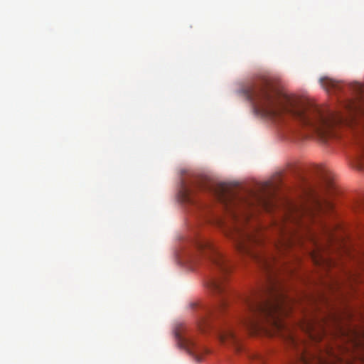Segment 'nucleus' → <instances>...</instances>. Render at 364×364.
<instances>
[{
  "instance_id": "1",
  "label": "nucleus",
  "mask_w": 364,
  "mask_h": 364,
  "mask_svg": "<svg viewBox=\"0 0 364 364\" xmlns=\"http://www.w3.org/2000/svg\"><path fill=\"white\" fill-rule=\"evenodd\" d=\"M275 186L269 181L258 185L257 190L243 193L232 191L226 183L213 184L203 176H195L182 186L184 202L192 203V196L198 190L213 193L223 203L228 219L220 221V228L235 242L238 251L250 256L267 275V284L262 289L251 292L241 298L244 314L239 322L247 330H264L267 321L275 330H285L282 317L287 312V299L280 289L277 272L283 264L277 256L266 250H255L263 243V235L256 223L251 220L250 209H262L269 212L273 209Z\"/></svg>"
},
{
  "instance_id": "2",
  "label": "nucleus",
  "mask_w": 364,
  "mask_h": 364,
  "mask_svg": "<svg viewBox=\"0 0 364 364\" xmlns=\"http://www.w3.org/2000/svg\"><path fill=\"white\" fill-rule=\"evenodd\" d=\"M243 92L258 114L275 123L295 120L323 142L336 136L331 116L306 99L287 94L268 77L255 80Z\"/></svg>"
},
{
  "instance_id": "3",
  "label": "nucleus",
  "mask_w": 364,
  "mask_h": 364,
  "mask_svg": "<svg viewBox=\"0 0 364 364\" xmlns=\"http://www.w3.org/2000/svg\"><path fill=\"white\" fill-rule=\"evenodd\" d=\"M333 209V204L327 200L315 199L311 205L302 207L295 210L287 221H283L277 227L278 238L274 243L277 254L282 255L294 245L302 242L301 235L291 227V225L299 227L306 225L309 221L321 223L325 231L328 229L320 221L321 215Z\"/></svg>"
},
{
  "instance_id": "4",
  "label": "nucleus",
  "mask_w": 364,
  "mask_h": 364,
  "mask_svg": "<svg viewBox=\"0 0 364 364\" xmlns=\"http://www.w3.org/2000/svg\"><path fill=\"white\" fill-rule=\"evenodd\" d=\"M201 257L207 259L214 269L208 287L217 294H223L225 291V277L230 269L228 259L211 241L205 239L197 241L196 252L187 259V262L196 263Z\"/></svg>"
},
{
  "instance_id": "5",
  "label": "nucleus",
  "mask_w": 364,
  "mask_h": 364,
  "mask_svg": "<svg viewBox=\"0 0 364 364\" xmlns=\"http://www.w3.org/2000/svg\"><path fill=\"white\" fill-rule=\"evenodd\" d=\"M331 353L323 354L320 351H311L306 348L299 350V359L303 364H332L329 360Z\"/></svg>"
},
{
  "instance_id": "6",
  "label": "nucleus",
  "mask_w": 364,
  "mask_h": 364,
  "mask_svg": "<svg viewBox=\"0 0 364 364\" xmlns=\"http://www.w3.org/2000/svg\"><path fill=\"white\" fill-rule=\"evenodd\" d=\"M218 336L223 343L231 344L235 347L237 351L240 350V341L234 333L232 323H225L221 325Z\"/></svg>"
},
{
  "instance_id": "7",
  "label": "nucleus",
  "mask_w": 364,
  "mask_h": 364,
  "mask_svg": "<svg viewBox=\"0 0 364 364\" xmlns=\"http://www.w3.org/2000/svg\"><path fill=\"white\" fill-rule=\"evenodd\" d=\"M228 306V301L225 298H222L220 301V304L217 308L213 311H209L205 316L201 318L199 321V327L201 331L207 326H210L215 319L218 318L224 312Z\"/></svg>"
},
{
  "instance_id": "8",
  "label": "nucleus",
  "mask_w": 364,
  "mask_h": 364,
  "mask_svg": "<svg viewBox=\"0 0 364 364\" xmlns=\"http://www.w3.org/2000/svg\"><path fill=\"white\" fill-rule=\"evenodd\" d=\"M181 342L187 352L194 356L197 361L200 360L199 354L206 352L203 347L198 346L196 342L191 338H182Z\"/></svg>"
},
{
  "instance_id": "9",
  "label": "nucleus",
  "mask_w": 364,
  "mask_h": 364,
  "mask_svg": "<svg viewBox=\"0 0 364 364\" xmlns=\"http://www.w3.org/2000/svg\"><path fill=\"white\" fill-rule=\"evenodd\" d=\"M319 81L322 87L328 92H336L342 90L343 82L340 81H337L328 77H321Z\"/></svg>"
},
{
  "instance_id": "10",
  "label": "nucleus",
  "mask_w": 364,
  "mask_h": 364,
  "mask_svg": "<svg viewBox=\"0 0 364 364\" xmlns=\"http://www.w3.org/2000/svg\"><path fill=\"white\" fill-rule=\"evenodd\" d=\"M355 166L358 169H364V146L362 147L361 153L356 159Z\"/></svg>"
},
{
  "instance_id": "11",
  "label": "nucleus",
  "mask_w": 364,
  "mask_h": 364,
  "mask_svg": "<svg viewBox=\"0 0 364 364\" xmlns=\"http://www.w3.org/2000/svg\"><path fill=\"white\" fill-rule=\"evenodd\" d=\"M312 259H314V262L316 264H320L321 262H326L324 259H323L321 257L318 258L315 255H312Z\"/></svg>"
},
{
  "instance_id": "12",
  "label": "nucleus",
  "mask_w": 364,
  "mask_h": 364,
  "mask_svg": "<svg viewBox=\"0 0 364 364\" xmlns=\"http://www.w3.org/2000/svg\"><path fill=\"white\" fill-rule=\"evenodd\" d=\"M289 342L291 343V344L294 346V347H296L297 346V341L296 340V338L291 336V335H289Z\"/></svg>"
},
{
  "instance_id": "13",
  "label": "nucleus",
  "mask_w": 364,
  "mask_h": 364,
  "mask_svg": "<svg viewBox=\"0 0 364 364\" xmlns=\"http://www.w3.org/2000/svg\"><path fill=\"white\" fill-rule=\"evenodd\" d=\"M254 359L259 360L261 363H262L264 362L263 358L260 355H257V354L254 355Z\"/></svg>"
},
{
  "instance_id": "14",
  "label": "nucleus",
  "mask_w": 364,
  "mask_h": 364,
  "mask_svg": "<svg viewBox=\"0 0 364 364\" xmlns=\"http://www.w3.org/2000/svg\"><path fill=\"white\" fill-rule=\"evenodd\" d=\"M326 186H327L328 188H333V183L331 181L327 180V181H326Z\"/></svg>"
},
{
  "instance_id": "15",
  "label": "nucleus",
  "mask_w": 364,
  "mask_h": 364,
  "mask_svg": "<svg viewBox=\"0 0 364 364\" xmlns=\"http://www.w3.org/2000/svg\"><path fill=\"white\" fill-rule=\"evenodd\" d=\"M356 90L358 92H361L363 90V86L360 84H356Z\"/></svg>"
},
{
  "instance_id": "16",
  "label": "nucleus",
  "mask_w": 364,
  "mask_h": 364,
  "mask_svg": "<svg viewBox=\"0 0 364 364\" xmlns=\"http://www.w3.org/2000/svg\"><path fill=\"white\" fill-rule=\"evenodd\" d=\"M360 208H361L363 210H364V203H363V204H362V205H360Z\"/></svg>"
}]
</instances>
